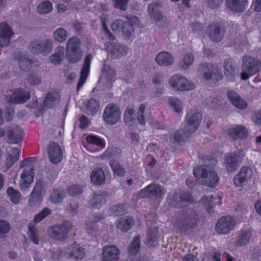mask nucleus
Instances as JSON below:
<instances>
[{
    "label": "nucleus",
    "mask_w": 261,
    "mask_h": 261,
    "mask_svg": "<svg viewBox=\"0 0 261 261\" xmlns=\"http://www.w3.org/2000/svg\"><path fill=\"white\" fill-rule=\"evenodd\" d=\"M155 60L159 65L166 66L172 64L174 59L171 54L166 51H163L156 56Z\"/></svg>",
    "instance_id": "36"
},
{
    "label": "nucleus",
    "mask_w": 261,
    "mask_h": 261,
    "mask_svg": "<svg viewBox=\"0 0 261 261\" xmlns=\"http://www.w3.org/2000/svg\"><path fill=\"white\" fill-rule=\"evenodd\" d=\"M18 64L21 70L28 71L32 66L33 62L27 55H21L18 58Z\"/></svg>",
    "instance_id": "47"
},
{
    "label": "nucleus",
    "mask_w": 261,
    "mask_h": 261,
    "mask_svg": "<svg viewBox=\"0 0 261 261\" xmlns=\"http://www.w3.org/2000/svg\"><path fill=\"white\" fill-rule=\"evenodd\" d=\"M72 228V223L66 221L61 224L51 225L48 228V232L50 237L55 240L64 241L67 239L68 233Z\"/></svg>",
    "instance_id": "7"
},
{
    "label": "nucleus",
    "mask_w": 261,
    "mask_h": 261,
    "mask_svg": "<svg viewBox=\"0 0 261 261\" xmlns=\"http://www.w3.org/2000/svg\"><path fill=\"white\" fill-rule=\"evenodd\" d=\"M86 141L88 144L97 146L101 150L104 149L106 145L105 140L101 137L95 135H89L86 137Z\"/></svg>",
    "instance_id": "38"
},
{
    "label": "nucleus",
    "mask_w": 261,
    "mask_h": 261,
    "mask_svg": "<svg viewBox=\"0 0 261 261\" xmlns=\"http://www.w3.org/2000/svg\"><path fill=\"white\" fill-rule=\"evenodd\" d=\"M52 213V211L47 207H44L40 212L37 214L34 217V222L38 223L50 215Z\"/></svg>",
    "instance_id": "55"
},
{
    "label": "nucleus",
    "mask_w": 261,
    "mask_h": 261,
    "mask_svg": "<svg viewBox=\"0 0 261 261\" xmlns=\"http://www.w3.org/2000/svg\"><path fill=\"white\" fill-rule=\"evenodd\" d=\"M169 84L175 90L179 91H190L195 88L194 83L189 82L185 77L179 74L172 75L170 79Z\"/></svg>",
    "instance_id": "11"
},
{
    "label": "nucleus",
    "mask_w": 261,
    "mask_h": 261,
    "mask_svg": "<svg viewBox=\"0 0 261 261\" xmlns=\"http://www.w3.org/2000/svg\"><path fill=\"white\" fill-rule=\"evenodd\" d=\"M252 174L251 169L248 167H242L239 173L234 177V184L238 187H242Z\"/></svg>",
    "instance_id": "23"
},
{
    "label": "nucleus",
    "mask_w": 261,
    "mask_h": 261,
    "mask_svg": "<svg viewBox=\"0 0 261 261\" xmlns=\"http://www.w3.org/2000/svg\"><path fill=\"white\" fill-rule=\"evenodd\" d=\"M7 136L9 144H16L22 141L24 132L19 127H14L7 130Z\"/></svg>",
    "instance_id": "24"
},
{
    "label": "nucleus",
    "mask_w": 261,
    "mask_h": 261,
    "mask_svg": "<svg viewBox=\"0 0 261 261\" xmlns=\"http://www.w3.org/2000/svg\"><path fill=\"white\" fill-rule=\"evenodd\" d=\"M236 224V221L232 217L222 216L217 221L215 227L216 230L219 233L226 234L234 229Z\"/></svg>",
    "instance_id": "14"
},
{
    "label": "nucleus",
    "mask_w": 261,
    "mask_h": 261,
    "mask_svg": "<svg viewBox=\"0 0 261 261\" xmlns=\"http://www.w3.org/2000/svg\"><path fill=\"white\" fill-rule=\"evenodd\" d=\"M47 153L50 162L53 164H58L62 161V150L57 143H53L49 145Z\"/></svg>",
    "instance_id": "18"
},
{
    "label": "nucleus",
    "mask_w": 261,
    "mask_h": 261,
    "mask_svg": "<svg viewBox=\"0 0 261 261\" xmlns=\"http://www.w3.org/2000/svg\"><path fill=\"white\" fill-rule=\"evenodd\" d=\"M123 20L117 19L113 21L111 25V28L113 31H120L123 27Z\"/></svg>",
    "instance_id": "63"
},
{
    "label": "nucleus",
    "mask_w": 261,
    "mask_h": 261,
    "mask_svg": "<svg viewBox=\"0 0 261 261\" xmlns=\"http://www.w3.org/2000/svg\"><path fill=\"white\" fill-rule=\"evenodd\" d=\"M92 182L96 185H101L105 180V175L102 169L97 168L93 170L91 174Z\"/></svg>",
    "instance_id": "40"
},
{
    "label": "nucleus",
    "mask_w": 261,
    "mask_h": 261,
    "mask_svg": "<svg viewBox=\"0 0 261 261\" xmlns=\"http://www.w3.org/2000/svg\"><path fill=\"white\" fill-rule=\"evenodd\" d=\"M120 254V250L115 245H107L103 247L102 261H115Z\"/></svg>",
    "instance_id": "27"
},
{
    "label": "nucleus",
    "mask_w": 261,
    "mask_h": 261,
    "mask_svg": "<svg viewBox=\"0 0 261 261\" xmlns=\"http://www.w3.org/2000/svg\"><path fill=\"white\" fill-rule=\"evenodd\" d=\"M109 165L114 174L120 177H122L124 175L125 173V169L120 165L119 162L114 160H111L110 161Z\"/></svg>",
    "instance_id": "48"
},
{
    "label": "nucleus",
    "mask_w": 261,
    "mask_h": 261,
    "mask_svg": "<svg viewBox=\"0 0 261 261\" xmlns=\"http://www.w3.org/2000/svg\"><path fill=\"white\" fill-rule=\"evenodd\" d=\"M224 74L229 81H233L235 76V69L233 66L232 61L230 58L225 60L224 62Z\"/></svg>",
    "instance_id": "39"
},
{
    "label": "nucleus",
    "mask_w": 261,
    "mask_h": 261,
    "mask_svg": "<svg viewBox=\"0 0 261 261\" xmlns=\"http://www.w3.org/2000/svg\"><path fill=\"white\" fill-rule=\"evenodd\" d=\"M114 7L122 11H126L129 0H112Z\"/></svg>",
    "instance_id": "59"
},
{
    "label": "nucleus",
    "mask_w": 261,
    "mask_h": 261,
    "mask_svg": "<svg viewBox=\"0 0 261 261\" xmlns=\"http://www.w3.org/2000/svg\"><path fill=\"white\" fill-rule=\"evenodd\" d=\"M121 112L119 107L116 103H110L107 105L103 113L104 121L110 125L116 124L120 119Z\"/></svg>",
    "instance_id": "8"
},
{
    "label": "nucleus",
    "mask_w": 261,
    "mask_h": 261,
    "mask_svg": "<svg viewBox=\"0 0 261 261\" xmlns=\"http://www.w3.org/2000/svg\"><path fill=\"white\" fill-rule=\"evenodd\" d=\"M227 132L229 137L233 140H241L246 138L248 130L242 125H239L234 127L228 128Z\"/></svg>",
    "instance_id": "26"
},
{
    "label": "nucleus",
    "mask_w": 261,
    "mask_h": 261,
    "mask_svg": "<svg viewBox=\"0 0 261 261\" xmlns=\"http://www.w3.org/2000/svg\"><path fill=\"white\" fill-rule=\"evenodd\" d=\"M31 97L30 92L23 88H18L14 90L10 97V101L13 103H23Z\"/></svg>",
    "instance_id": "20"
},
{
    "label": "nucleus",
    "mask_w": 261,
    "mask_h": 261,
    "mask_svg": "<svg viewBox=\"0 0 261 261\" xmlns=\"http://www.w3.org/2000/svg\"><path fill=\"white\" fill-rule=\"evenodd\" d=\"M20 150L18 148L10 147L7 149V153L5 161V167L7 169L11 168L19 159Z\"/></svg>",
    "instance_id": "21"
},
{
    "label": "nucleus",
    "mask_w": 261,
    "mask_h": 261,
    "mask_svg": "<svg viewBox=\"0 0 261 261\" xmlns=\"http://www.w3.org/2000/svg\"><path fill=\"white\" fill-rule=\"evenodd\" d=\"M160 185L150 184L140 191L138 193L139 198L160 199L164 195Z\"/></svg>",
    "instance_id": "10"
},
{
    "label": "nucleus",
    "mask_w": 261,
    "mask_h": 261,
    "mask_svg": "<svg viewBox=\"0 0 261 261\" xmlns=\"http://www.w3.org/2000/svg\"><path fill=\"white\" fill-rule=\"evenodd\" d=\"M65 196L64 190L61 188H59L53 189L49 198L52 203L57 204L62 202Z\"/></svg>",
    "instance_id": "44"
},
{
    "label": "nucleus",
    "mask_w": 261,
    "mask_h": 261,
    "mask_svg": "<svg viewBox=\"0 0 261 261\" xmlns=\"http://www.w3.org/2000/svg\"><path fill=\"white\" fill-rule=\"evenodd\" d=\"M110 215L113 217H117L123 215L126 212L124 204L115 205L109 209Z\"/></svg>",
    "instance_id": "49"
},
{
    "label": "nucleus",
    "mask_w": 261,
    "mask_h": 261,
    "mask_svg": "<svg viewBox=\"0 0 261 261\" xmlns=\"http://www.w3.org/2000/svg\"><path fill=\"white\" fill-rule=\"evenodd\" d=\"M79 127L81 129H85L87 128L90 124V121L87 117L82 115L79 118Z\"/></svg>",
    "instance_id": "61"
},
{
    "label": "nucleus",
    "mask_w": 261,
    "mask_h": 261,
    "mask_svg": "<svg viewBox=\"0 0 261 261\" xmlns=\"http://www.w3.org/2000/svg\"><path fill=\"white\" fill-rule=\"evenodd\" d=\"M67 32L62 28H60L54 33V38L55 40L62 43L66 40L67 38Z\"/></svg>",
    "instance_id": "53"
},
{
    "label": "nucleus",
    "mask_w": 261,
    "mask_h": 261,
    "mask_svg": "<svg viewBox=\"0 0 261 261\" xmlns=\"http://www.w3.org/2000/svg\"><path fill=\"white\" fill-rule=\"evenodd\" d=\"M37 161V158L35 156L28 157L24 159L20 164V168L28 167V170L34 171V167L35 163Z\"/></svg>",
    "instance_id": "56"
},
{
    "label": "nucleus",
    "mask_w": 261,
    "mask_h": 261,
    "mask_svg": "<svg viewBox=\"0 0 261 261\" xmlns=\"http://www.w3.org/2000/svg\"><path fill=\"white\" fill-rule=\"evenodd\" d=\"M13 35L12 29L6 22L0 23V47L8 46Z\"/></svg>",
    "instance_id": "17"
},
{
    "label": "nucleus",
    "mask_w": 261,
    "mask_h": 261,
    "mask_svg": "<svg viewBox=\"0 0 261 261\" xmlns=\"http://www.w3.org/2000/svg\"><path fill=\"white\" fill-rule=\"evenodd\" d=\"M201 201L202 204L205 206L207 213L211 216L214 214L215 206L222 204V197L219 194L215 196L213 195H204L201 198Z\"/></svg>",
    "instance_id": "16"
},
{
    "label": "nucleus",
    "mask_w": 261,
    "mask_h": 261,
    "mask_svg": "<svg viewBox=\"0 0 261 261\" xmlns=\"http://www.w3.org/2000/svg\"><path fill=\"white\" fill-rule=\"evenodd\" d=\"M106 48L113 58H118L120 56L126 55L128 52V48L126 46L116 43H106Z\"/></svg>",
    "instance_id": "19"
},
{
    "label": "nucleus",
    "mask_w": 261,
    "mask_h": 261,
    "mask_svg": "<svg viewBox=\"0 0 261 261\" xmlns=\"http://www.w3.org/2000/svg\"><path fill=\"white\" fill-rule=\"evenodd\" d=\"M203 68L209 70L204 72L203 76L204 79L210 82V84L216 85L218 82L223 78V75L220 69L210 63H205L202 64Z\"/></svg>",
    "instance_id": "12"
},
{
    "label": "nucleus",
    "mask_w": 261,
    "mask_h": 261,
    "mask_svg": "<svg viewBox=\"0 0 261 261\" xmlns=\"http://www.w3.org/2000/svg\"><path fill=\"white\" fill-rule=\"evenodd\" d=\"M194 61V57L192 54H188L185 55L183 58L182 67L185 69L188 68Z\"/></svg>",
    "instance_id": "62"
},
{
    "label": "nucleus",
    "mask_w": 261,
    "mask_h": 261,
    "mask_svg": "<svg viewBox=\"0 0 261 261\" xmlns=\"http://www.w3.org/2000/svg\"><path fill=\"white\" fill-rule=\"evenodd\" d=\"M7 193L12 203L17 204L19 202L21 199V194L18 191L12 187H10L7 190Z\"/></svg>",
    "instance_id": "51"
},
{
    "label": "nucleus",
    "mask_w": 261,
    "mask_h": 261,
    "mask_svg": "<svg viewBox=\"0 0 261 261\" xmlns=\"http://www.w3.org/2000/svg\"><path fill=\"white\" fill-rule=\"evenodd\" d=\"M204 165H199L194 168L193 174L198 179H201L202 185L215 188L219 182V177L213 170L218 161L215 156L202 155L199 158Z\"/></svg>",
    "instance_id": "1"
},
{
    "label": "nucleus",
    "mask_w": 261,
    "mask_h": 261,
    "mask_svg": "<svg viewBox=\"0 0 261 261\" xmlns=\"http://www.w3.org/2000/svg\"><path fill=\"white\" fill-rule=\"evenodd\" d=\"M167 201L170 206L176 208L185 207L194 201L192 192L188 190H181L179 192H171L167 195Z\"/></svg>",
    "instance_id": "3"
},
{
    "label": "nucleus",
    "mask_w": 261,
    "mask_h": 261,
    "mask_svg": "<svg viewBox=\"0 0 261 261\" xmlns=\"http://www.w3.org/2000/svg\"><path fill=\"white\" fill-rule=\"evenodd\" d=\"M227 97L232 106L239 110H244L247 108L248 103L237 92L228 90Z\"/></svg>",
    "instance_id": "22"
},
{
    "label": "nucleus",
    "mask_w": 261,
    "mask_h": 261,
    "mask_svg": "<svg viewBox=\"0 0 261 261\" xmlns=\"http://www.w3.org/2000/svg\"><path fill=\"white\" fill-rule=\"evenodd\" d=\"M10 224L5 220H0V234L8 233L10 230Z\"/></svg>",
    "instance_id": "64"
},
{
    "label": "nucleus",
    "mask_w": 261,
    "mask_h": 261,
    "mask_svg": "<svg viewBox=\"0 0 261 261\" xmlns=\"http://www.w3.org/2000/svg\"><path fill=\"white\" fill-rule=\"evenodd\" d=\"M28 228L29 236L30 237L32 242L35 245H38L39 244V237L37 234V232L35 226L34 225L29 224L28 225Z\"/></svg>",
    "instance_id": "58"
},
{
    "label": "nucleus",
    "mask_w": 261,
    "mask_h": 261,
    "mask_svg": "<svg viewBox=\"0 0 261 261\" xmlns=\"http://www.w3.org/2000/svg\"><path fill=\"white\" fill-rule=\"evenodd\" d=\"M57 252L60 257L67 255L69 258L76 261L81 260L84 258L85 253L84 249L75 242L67 246L64 250L58 249Z\"/></svg>",
    "instance_id": "9"
},
{
    "label": "nucleus",
    "mask_w": 261,
    "mask_h": 261,
    "mask_svg": "<svg viewBox=\"0 0 261 261\" xmlns=\"http://www.w3.org/2000/svg\"><path fill=\"white\" fill-rule=\"evenodd\" d=\"M159 5L158 3H152L148 6V11L151 17L156 22L162 20L163 15L159 10Z\"/></svg>",
    "instance_id": "41"
},
{
    "label": "nucleus",
    "mask_w": 261,
    "mask_h": 261,
    "mask_svg": "<svg viewBox=\"0 0 261 261\" xmlns=\"http://www.w3.org/2000/svg\"><path fill=\"white\" fill-rule=\"evenodd\" d=\"M135 110L133 108H126L123 115V120L125 124L128 126H132L136 121V118L134 117Z\"/></svg>",
    "instance_id": "46"
},
{
    "label": "nucleus",
    "mask_w": 261,
    "mask_h": 261,
    "mask_svg": "<svg viewBox=\"0 0 261 261\" xmlns=\"http://www.w3.org/2000/svg\"><path fill=\"white\" fill-rule=\"evenodd\" d=\"M202 119V114L198 112L194 113H189L186 117V130H177L174 135H170L169 139L173 143L179 145L181 143L188 141L191 134L198 128Z\"/></svg>",
    "instance_id": "2"
},
{
    "label": "nucleus",
    "mask_w": 261,
    "mask_h": 261,
    "mask_svg": "<svg viewBox=\"0 0 261 261\" xmlns=\"http://www.w3.org/2000/svg\"><path fill=\"white\" fill-rule=\"evenodd\" d=\"M247 4V0H226V7L230 10L238 13L244 12Z\"/></svg>",
    "instance_id": "32"
},
{
    "label": "nucleus",
    "mask_w": 261,
    "mask_h": 261,
    "mask_svg": "<svg viewBox=\"0 0 261 261\" xmlns=\"http://www.w3.org/2000/svg\"><path fill=\"white\" fill-rule=\"evenodd\" d=\"M106 199L107 195L104 192H94L90 197L89 203L92 207L99 209L106 202Z\"/></svg>",
    "instance_id": "31"
},
{
    "label": "nucleus",
    "mask_w": 261,
    "mask_h": 261,
    "mask_svg": "<svg viewBox=\"0 0 261 261\" xmlns=\"http://www.w3.org/2000/svg\"><path fill=\"white\" fill-rule=\"evenodd\" d=\"M242 61L243 71L241 74V78L242 80L246 81L260 71L261 61L246 55L243 57Z\"/></svg>",
    "instance_id": "4"
},
{
    "label": "nucleus",
    "mask_w": 261,
    "mask_h": 261,
    "mask_svg": "<svg viewBox=\"0 0 261 261\" xmlns=\"http://www.w3.org/2000/svg\"><path fill=\"white\" fill-rule=\"evenodd\" d=\"M30 47L33 52L40 53L44 56H47L51 51L53 46L51 40L46 39L43 42L38 39L32 41Z\"/></svg>",
    "instance_id": "15"
},
{
    "label": "nucleus",
    "mask_w": 261,
    "mask_h": 261,
    "mask_svg": "<svg viewBox=\"0 0 261 261\" xmlns=\"http://www.w3.org/2000/svg\"><path fill=\"white\" fill-rule=\"evenodd\" d=\"M105 218L102 214H95L86 222L87 231L90 235H93L97 230V223Z\"/></svg>",
    "instance_id": "34"
},
{
    "label": "nucleus",
    "mask_w": 261,
    "mask_h": 261,
    "mask_svg": "<svg viewBox=\"0 0 261 261\" xmlns=\"http://www.w3.org/2000/svg\"><path fill=\"white\" fill-rule=\"evenodd\" d=\"M252 229L243 228L239 232L236 237V245L242 247L248 243L251 240Z\"/></svg>",
    "instance_id": "28"
},
{
    "label": "nucleus",
    "mask_w": 261,
    "mask_h": 261,
    "mask_svg": "<svg viewBox=\"0 0 261 261\" xmlns=\"http://www.w3.org/2000/svg\"><path fill=\"white\" fill-rule=\"evenodd\" d=\"M43 192V185L42 181H37L31 192L29 199V204L31 205L39 203L42 200Z\"/></svg>",
    "instance_id": "25"
},
{
    "label": "nucleus",
    "mask_w": 261,
    "mask_h": 261,
    "mask_svg": "<svg viewBox=\"0 0 261 261\" xmlns=\"http://www.w3.org/2000/svg\"><path fill=\"white\" fill-rule=\"evenodd\" d=\"M122 153V150L118 147L115 146L108 147L100 155V158L103 160L119 158L121 156Z\"/></svg>",
    "instance_id": "37"
},
{
    "label": "nucleus",
    "mask_w": 261,
    "mask_h": 261,
    "mask_svg": "<svg viewBox=\"0 0 261 261\" xmlns=\"http://www.w3.org/2000/svg\"><path fill=\"white\" fill-rule=\"evenodd\" d=\"M147 235L145 245L148 247H153L155 245L156 233L152 229H148L147 230Z\"/></svg>",
    "instance_id": "54"
},
{
    "label": "nucleus",
    "mask_w": 261,
    "mask_h": 261,
    "mask_svg": "<svg viewBox=\"0 0 261 261\" xmlns=\"http://www.w3.org/2000/svg\"><path fill=\"white\" fill-rule=\"evenodd\" d=\"M53 10L52 3L49 1H45L40 3L36 7V11L40 14H47Z\"/></svg>",
    "instance_id": "50"
},
{
    "label": "nucleus",
    "mask_w": 261,
    "mask_h": 261,
    "mask_svg": "<svg viewBox=\"0 0 261 261\" xmlns=\"http://www.w3.org/2000/svg\"><path fill=\"white\" fill-rule=\"evenodd\" d=\"M49 61L55 65H59L64 59V48L59 46L56 49V52L49 57Z\"/></svg>",
    "instance_id": "43"
},
{
    "label": "nucleus",
    "mask_w": 261,
    "mask_h": 261,
    "mask_svg": "<svg viewBox=\"0 0 261 261\" xmlns=\"http://www.w3.org/2000/svg\"><path fill=\"white\" fill-rule=\"evenodd\" d=\"M190 211V213L185 214V211H183L184 219L177 222V228L181 234H186L198 225L199 221L198 215L194 211Z\"/></svg>",
    "instance_id": "6"
},
{
    "label": "nucleus",
    "mask_w": 261,
    "mask_h": 261,
    "mask_svg": "<svg viewBox=\"0 0 261 261\" xmlns=\"http://www.w3.org/2000/svg\"><path fill=\"white\" fill-rule=\"evenodd\" d=\"M99 108V102L94 98L90 99L85 104V111L88 115H95Z\"/></svg>",
    "instance_id": "45"
},
{
    "label": "nucleus",
    "mask_w": 261,
    "mask_h": 261,
    "mask_svg": "<svg viewBox=\"0 0 261 261\" xmlns=\"http://www.w3.org/2000/svg\"><path fill=\"white\" fill-rule=\"evenodd\" d=\"M35 177L34 171L24 169L20 174L19 181L20 187L22 190H25L30 187L33 182Z\"/></svg>",
    "instance_id": "30"
},
{
    "label": "nucleus",
    "mask_w": 261,
    "mask_h": 261,
    "mask_svg": "<svg viewBox=\"0 0 261 261\" xmlns=\"http://www.w3.org/2000/svg\"><path fill=\"white\" fill-rule=\"evenodd\" d=\"M224 163L228 172L236 171L238 166V156L235 152L228 153L225 155Z\"/></svg>",
    "instance_id": "33"
},
{
    "label": "nucleus",
    "mask_w": 261,
    "mask_h": 261,
    "mask_svg": "<svg viewBox=\"0 0 261 261\" xmlns=\"http://www.w3.org/2000/svg\"><path fill=\"white\" fill-rule=\"evenodd\" d=\"M83 56L80 48V41L76 37L70 38L67 42L66 57L68 63L75 64L79 62Z\"/></svg>",
    "instance_id": "5"
},
{
    "label": "nucleus",
    "mask_w": 261,
    "mask_h": 261,
    "mask_svg": "<svg viewBox=\"0 0 261 261\" xmlns=\"http://www.w3.org/2000/svg\"><path fill=\"white\" fill-rule=\"evenodd\" d=\"M123 24L122 31L123 37L125 39L128 40L132 36V33L134 31V26L132 23L127 21H123Z\"/></svg>",
    "instance_id": "52"
},
{
    "label": "nucleus",
    "mask_w": 261,
    "mask_h": 261,
    "mask_svg": "<svg viewBox=\"0 0 261 261\" xmlns=\"http://www.w3.org/2000/svg\"><path fill=\"white\" fill-rule=\"evenodd\" d=\"M141 247V237L139 235L135 236L128 247L129 255L135 256L139 252Z\"/></svg>",
    "instance_id": "42"
},
{
    "label": "nucleus",
    "mask_w": 261,
    "mask_h": 261,
    "mask_svg": "<svg viewBox=\"0 0 261 261\" xmlns=\"http://www.w3.org/2000/svg\"><path fill=\"white\" fill-rule=\"evenodd\" d=\"M135 224L134 219L129 216H127L124 218H120L116 224V227L120 229L121 231L127 232Z\"/></svg>",
    "instance_id": "35"
},
{
    "label": "nucleus",
    "mask_w": 261,
    "mask_h": 261,
    "mask_svg": "<svg viewBox=\"0 0 261 261\" xmlns=\"http://www.w3.org/2000/svg\"><path fill=\"white\" fill-rule=\"evenodd\" d=\"M60 98V95L58 93L55 91L49 92L44 97L42 101V105L45 109L55 108L59 105Z\"/></svg>",
    "instance_id": "29"
},
{
    "label": "nucleus",
    "mask_w": 261,
    "mask_h": 261,
    "mask_svg": "<svg viewBox=\"0 0 261 261\" xmlns=\"http://www.w3.org/2000/svg\"><path fill=\"white\" fill-rule=\"evenodd\" d=\"M67 192L70 195L77 196L82 194V189L80 185H73L68 187Z\"/></svg>",
    "instance_id": "60"
},
{
    "label": "nucleus",
    "mask_w": 261,
    "mask_h": 261,
    "mask_svg": "<svg viewBox=\"0 0 261 261\" xmlns=\"http://www.w3.org/2000/svg\"><path fill=\"white\" fill-rule=\"evenodd\" d=\"M169 104L175 112L180 113L182 110V102L178 99L170 97L169 99Z\"/></svg>",
    "instance_id": "57"
},
{
    "label": "nucleus",
    "mask_w": 261,
    "mask_h": 261,
    "mask_svg": "<svg viewBox=\"0 0 261 261\" xmlns=\"http://www.w3.org/2000/svg\"><path fill=\"white\" fill-rule=\"evenodd\" d=\"M226 30L224 23L215 21L209 25L208 36L213 42H219L223 39Z\"/></svg>",
    "instance_id": "13"
}]
</instances>
